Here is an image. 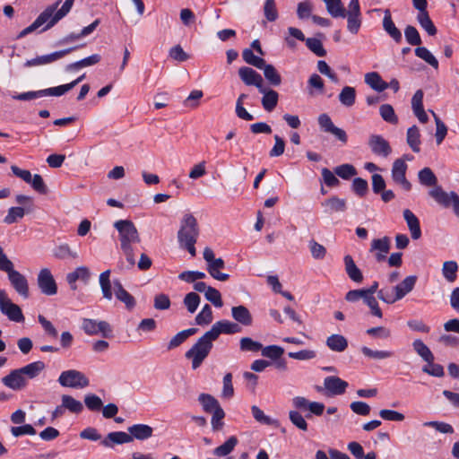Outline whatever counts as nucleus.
Returning <instances> with one entry per match:
<instances>
[{
    "instance_id": "f257e3e1",
    "label": "nucleus",
    "mask_w": 459,
    "mask_h": 459,
    "mask_svg": "<svg viewBox=\"0 0 459 459\" xmlns=\"http://www.w3.org/2000/svg\"><path fill=\"white\" fill-rule=\"evenodd\" d=\"M118 231L121 249L130 266L134 265L135 257L133 245L141 241L138 230L133 221L129 220H119L114 223Z\"/></svg>"
},
{
    "instance_id": "f03ea898",
    "label": "nucleus",
    "mask_w": 459,
    "mask_h": 459,
    "mask_svg": "<svg viewBox=\"0 0 459 459\" xmlns=\"http://www.w3.org/2000/svg\"><path fill=\"white\" fill-rule=\"evenodd\" d=\"M198 236L199 227L196 219L191 213L185 214L181 220L178 239L180 247L186 249L192 256L196 254L195 244Z\"/></svg>"
},
{
    "instance_id": "7ed1b4c3",
    "label": "nucleus",
    "mask_w": 459,
    "mask_h": 459,
    "mask_svg": "<svg viewBox=\"0 0 459 459\" xmlns=\"http://www.w3.org/2000/svg\"><path fill=\"white\" fill-rule=\"evenodd\" d=\"M213 340L207 333L202 335L196 342L186 352L185 357L191 360L192 368L197 369L208 357L213 347Z\"/></svg>"
},
{
    "instance_id": "20e7f679",
    "label": "nucleus",
    "mask_w": 459,
    "mask_h": 459,
    "mask_svg": "<svg viewBox=\"0 0 459 459\" xmlns=\"http://www.w3.org/2000/svg\"><path fill=\"white\" fill-rule=\"evenodd\" d=\"M57 381L64 387L75 389H82L90 385L88 377L82 372L76 369L63 371Z\"/></svg>"
},
{
    "instance_id": "39448f33",
    "label": "nucleus",
    "mask_w": 459,
    "mask_h": 459,
    "mask_svg": "<svg viewBox=\"0 0 459 459\" xmlns=\"http://www.w3.org/2000/svg\"><path fill=\"white\" fill-rule=\"evenodd\" d=\"M204 259L207 264V272L215 280L225 281L229 280L228 273H221L220 270L225 267V263L222 258H215L214 252L210 247H205L204 250Z\"/></svg>"
},
{
    "instance_id": "423d86ee",
    "label": "nucleus",
    "mask_w": 459,
    "mask_h": 459,
    "mask_svg": "<svg viewBox=\"0 0 459 459\" xmlns=\"http://www.w3.org/2000/svg\"><path fill=\"white\" fill-rule=\"evenodd\" d=\"M62 0H57L53 4L48 5L30 26L23 29L18 34L17 38L22 39L27 36L28 34L33 32L44 24H46V26L43 28V31L50 29L51 27H48V24H50L52 13L55 12L56 8H58Z\"/></svg>"
},
{
    "instance_id": "0eeeda50",
    "label": "nucleus",
    "mask_w": 459,
    "mask_h": 459,
    "mask_svg": "<svg viewBox=\"0 0 459 459\" xmlns=\"http://www.w3.org/2000/svg\"><path fill=\"white\" fill-rule=\"evenodd\" d=\"M0 311L13 322L22 323L25 319L21 307L14 304L6 291L2 289H0Z\"/></svg>"
},
{
    "instance_id": "6e6552de",
    "label": "nucleus",
    "mask_w": 459,
    "mask_h": 459,
    "mask_svg": "<svg viewBox=\"0 0 459 459\" xmlns=\"http://www.w3.org/2000/svg\"><path fill=\"white\" fill-rule=\"evenodd\" d=\"M82 328L88 335L100 334L104 338H110L113 335L111 325L106 321H97L90 318H83Z\"/></svg>"
},
{
    "instance_id": "1a4fd4ad",
    "label": "nucleus",
    "mask_w": 459,
    "mask_h": 459,
    "mask_svg": "<svg viewBox=\"0 0 459 459\" xmlns=\"http://www.w3.org/2000/svg\"><path fill=\"white\" fill-rule=\"evenodd\" d=\"M347 18V30L351 34H357L362 24V16L359 0H351L348 5V11L345 10Z\"/></svg>"
},
{
    "instance_id": "9d476101",
    "label": "nucleus",
    "mask_w": 459,
    "mask_h": 459,
    "mask_svg": "<svg viewBox=\"0 0 459 459\" xmlns=\"http://www.w3.org/2000/svg\"><path fill=\"white\" fill-rule=\"evenodd\" d=\"M292 405L295 411H308L306 415L309 419L312 415L321 416L325 410V404L319 402H310L303 396H296L292 399Z\"/></svg>"
},
{
    "instance_id": "9b49d317",
    "label": "nucleus",
    "mask_w": 459,
    "mask_h": 459,
    "mask_svg": "<svg viewBox=\"0 0 459 459\" xmlns=\"http://www.w3.org/2000/svg\"><path fill=\"white\" fill-rule=\"evenodd\" d=\"M8 280L17 292L23 299H28L30 296L29 283L26 277L20 272L14 270L13 265L11 266L6 272Z\"/></svg>"
},
{
    "instance_id": "f8f14e48",
    "label": "nucleus",
    "mask_w": 459,
    "mask_h": 459,
    "mask_svg": "<svg viewBox=\"0 0 459 459\" xmlns=\"http://www.w3.org/2000/svg\"><path fill=\"white\" fill-rule=\"evenodd\" d=\"M241 331V327L237 323L229 320H220L214 323L212 328L206 333L209 336L216 341L221 333L234 334Z\"/></svg>"
},
{
    "instance_id": "ddd939ff",
    "label": "nucleus",
    "mask_w": 459,
    "mask_h": 459,
    "mask_svg": "<svg viewBox=\"0 0 459 459\" xmlns=\"http://www.w3.org/2000/svg\"><path fill=\"white\" fill-rule=\"evenodd\" d=\"M38 286L41 292L48 296H53L57 292L56 281L48 268L39 271L37 278Z\"/></svg>"
},
{
    "instance_id": "4468645a",
    "label": "nucleus",
    "mask_w": 459,
    "mask_h": 459,
    "mask_svg": "<svg viewBox=\"0 0 459 459\" xmlns=\"http://www.w3.org/2000/svg\"><path fill=\"white\" fill-rule=\"evenodd\" d=\"M74 49H76V48L73 47V48L62 49L59 51H56V52H53V53H50L48 55L37 56L35 58L27 60L24 65L27 67H30V66H38V65H44L51 64L53 62H56L57 60L63 58L64 56H65L66 55H68L69 53L74 51Z\"/></svg>"
},
{
    "instance_id": "2eb2a0df",
    "label": "nucleus",
    "mask_w": 459,
    "mask_h": 459,
    "mask_svg": "<svg viewBox=\"0 0 459 459\" xmlns=\"http://www.w3.org/2000/svg\"><path fill=\"white\" fill-rule=\"evenodd\" d=\"M407 170V164L403 159H397L393 163L392 178L400 185L405 191H410L411 184L407 180L405 174Z\"/></svg>"
},
{
    "instance_id": "dca6fc26",
    "label": "nucleus",
    "mask_w": 459,
    "mask_h": 459,
    "mask_svg": "<svg viewBox=\"0 0 459 459\" xmlns=\"http://www.w3.org/2000/svg\"><path fill=\"white\" fill-rule=\"evenodd\" d=\"M91 273L90 269L85 266H78L73 272L68 273L65 276L66 282L68 283L70 289L72 290H77L76 282L78 281H82L83 284L87 285L91 280Z\"/></svg>"
},
{
    "instance_id": "f3484780",
    "label": "nucleus",
    "mask_w": 459,
    "mask_h": 459,
    "mask_svg": "<svg viewBox=\"0 0 459 459\" xmlns=\"http://www.w3.org/2000/svg\"><path fill=\"white\" fill-rule=\"evenodd\" d=\"M391 248V239L389 237L374 238L371 242L369 252L373 253L377 262L380 263L386 259V255Z\"/></svg>"
},
{
    "instance_id": "a211bd4d",
    "label": "nucleus",
    "mask_w": 459,
    "mask_h": 459,
    "mask_svg": "<svg viewBox=\"0 0 459 459\" xmlns=\"http://www.w3.org/2000/svg\"><path fill=\"white\" fill-rule=\"evenodd\" d=\"M238 76L247 86H255L262 91L264 80L260 74L248 66H242L238 69Z\"/></svg>"
},
{
    "instance_id": "6ab92c4d",
    "label": "nucleus",
    "mask_w": 459,
    "mask_h": 459,
    "mask_svg": "<svg viewBox=\"0 0 459 459\" xmlns=\"http://www.w3.org/2000/svg\"><path fill=\"white\" fill-rule=\"evenodd\" d=\"M324 387L329 396L341 395L345 393L348 383L338 377L330 376L324 379Z\"/></svg>"
},
{
    "instance_id": "aec40b11",
    "label": "nucleus",
    "mask_w": 459,
    "mask_h": 459,
    "mask_svg": "<svg viewBox=\"0 0 459 459\" xmlns=\"http://www.w3.org/2000/svg\"><path fill=\"white\" fill-rule=\"evenodd\" d=\"M368 145L376 155L387 157L392 152L389 143L381 135L372 134L368 139Z\"/></svg>"
},
{
    "instance_id": "412c9836",
    "label": "nucleus",
    "mask_w": 459,
    "mask_h": 459,
    "mask_svg": "<svg viewBox=\"0 0 459 459\" xmlns=\"http://www.w3.org/2000/svg\"><path fill=\"white\" fill-rule=\"evenodd\" d=\"M2 383L13 390H21L26 386L27 380L22 370L17 368L12 370L8 375L2 378Z\"/></svg>"
},
{
    "instance_id": "4be33fe9",
    "label": "nucleus",
    "mask_w": 459,
    "mask_h": 459,
    "mask_svg": "<svg viewBox=\"0 0 459 459\" xmlns=\"http://www.w3.org/2000/svg\"><path fill=\"white\" fill-rule=\"evenodd\" d=\"M133 441V437L124 431H114L107 435L100 444L105 447H113L115 445H122Z\"/></svg>"
},
{
    "instance_id": "5701e85b",
    "label": "nucleus",
    "mask_w": 459,
    "mask_h": 459,
    "mask_svg": "<svg viewBox=\"0 0 459 459\" xmlns=\"http://www.w3.org/2000/svg\"><path fill=\"white\" fill-rule=\"evenodd\" d=\"M383 29L396 42L402 41L403 36L401 30L395 26L392 20L391 12L385 9L384 12Z\"/></svg>"
},
{
    "instance_id": "b1692460",
    "label": "nucleus",
    "mask_w": 459,
    "mask_h": 459,
    "mask_svg": "<svg viewBox=\"0 0 459 459\" xmlns=\"http://www.w3.org/2000/svg\"><path fill=\"white\" fill-rule=\"evenodd\" d=\"M321 205L324 207V211L327 214H332L333 212H344L347 210L346 200L337 196H331L325 199L322 202Z\"/></svg>"
},
{
    "instance_id": "393cba45",
    "label": "nucleus",
    "mask_w": 459,
    "mask_h": 459,
    "mask_svg": "<svg viewBox=\"0 0 459 459\" xmlns=\"http://www.w3.org/2000/svg\"><path fill=\"white\" fill-rule=\"evenodd\" d=\"M403 218L407 223L412 239H419L421 237L420 221L417 216L409 209L403 210Z\"/></svg>"
},
{
    "instance_id": "a878e982",
    "label": "nucleus",
    "mask_w": 459,
    "mask_h": 459,
    "mask_svg": "<svg viewBox=\"0 0 459 459\" xmlns=\"http://www.w3.org/2000/svg\"><path fill=\"white\" fill-rule=\"evenodd\" d=\"M259 92L263 94L261 102L264 110L268 112L273 111L278 104V92L274 90L267 89L264 86L262 87V91H259Z\"/></svg>"
},
{
    "instance_id": "bb28decb",
    "label": "nucleus",
    "mask_w": 459,
    "mask_h": 459,
    "mask_svg": "<svg viewBox=\"0 0 459 459\" xmlns=\"http://www.w3.org/2000/svg\"><path fill=\"white\" fill-rule=\"evenodd\" d=\"M417 279L416 275L407 276L399 284L394 287L396 298H399V300L404 298L414 289Z\"/></svg>"
},
{
    "instance_id": "cd10ccee",
    "label": "nucleus",
    "mask_w": 459,
    "mask_h": 459,
    "mask_svg": "<svg viewBox=\"0 0 459 459\" xmlns=\"http://www.w3.org/2000/svg\"><path fill=\"white\" fill-rule=\"evenodd\" d=\"M345 272L348 274L349 278L354 282L360 283L363 281V274L360 269L354 263L351 255H347L343 258Z\"/></svg>"
},
{
    "instance_id": "c85d7f7f",
    "label": "nucleus",
    "mask_w": 459,
    "mask_h": 459,
    "mask_svg": "<svg viewBox=\"0 0 459 459\" xmlns=\"http://www.w3.org/2000/svg\"><path fill=\"white\" fill-rule=\"evenodd\" d=\"M231 316L235 321L242 325L248 326L252 325L253 317L249 310L242 305L231 308Z\"/></svg>"
},
{
    "instance_id": "c756f323",
    "label": "nucleus",
    "mask_w": 459,
    "mask_h": 459,
    "mask_svg": "<svg viewBox=\"0 0 459 459\" xmlns=\"http://www.w3.org/2000/svg\"><path fill=\"white\" fill-rule=\"evenodd\" d=\"M153 429L146 424H134L128 428L129 436L133 437V440H145L152 436Z\"/></svg>"
},
{
    "instance_id": "7c9ffc66",
    "label": "nucleus",
    "mask_w": 459,
    "mask_h": 459,
    "mask_svg": "<svg viewBox=\"0 0 459 459\" xmlns=\"http://www.w3.org/2000/svg\"><path fill=\"white\" fill-rule=\"evenodd\" d=\"M455 192L446 193L440 186H436L429 191V195L440 205L447 208L451 206Z\"/></svg>"
},
{
    "instance_id": "2f4dec72",
    "label": "nucleus",
    "mask_w": 459,
    "mask_h": 459,
    "mask_svg": "<svg viewBox=\"0 0 459 459\" xmlns=\"http://www.w3.org/2000/svg\"><path fill=\"white\" fill-rule=\"evenodd\" d=\"M365 82L373 90L382 92L389 87L380 74L377 72H370L365 74Z\"/></svg>"
},
{
    "instance_id": "473e14b6",
    "label": "nucleus",
    "mask_w": 459,
    "mask_h": 459,
    "mask_svg": "<svg viewBox=\"0 0 459 459\" xmlns=\"http://www.w3.org/2000/svg\"><path fill=\"white\" fill-rule=\"evenodd\" d=\"M325 344L333 351L342 352L348 347V341L343 335L336 333L328 336Z\"/></svg>"
},
{
    "instance_id": "72a5a7b5",
    "label": "nucleus",
    "mask_w": 459,
    "mask_h": 459,
    "mask_svg": "<svg viewBox=\"0 0 459 459\" xmlns=\"http://www.w3.org/2000/svg\"><path fill=\"white\" fill-rule=\"evenodd\" d=\"M406 142L410 148L414 152H420V129L416 126H412L408 128L407 130V135H406Z\"/></svg>"
},
{
    "instance_id": "f704fd0d",
    "label": "nucleus",
    "mask_w": 459,
    "mask_h": 459,
    "mask_svg": "<svg viewBox=\"0 0 459 459\" xmlns=\"http://www.w3.org/2000/svg\"><path fill=\"white\" fill-rule=\"evenodd\" d=\"M458 268V264L454 260H449L443 263L441 269L442 275L447 282L453 283L456 281Z\"/></svg>"
},
{
    "instance_id": "c9c22d12",
    "label": "nucleus",
    "mask_w": 459,
    "mask_h": 459,
    "mask_svg": "<svg viewBox=\"0 0 459 459\" xmlns=\"http://www.w3.org/2000/svg\"><path fill=\"white\" fill-rule=\"evenodd\" d=\"M110 270H106L100 274L99 281L103 298L111 300L113 297L112 284L110 281Z\"/></svg>"
},
{
    "instance_id": "e433bc0d",
    "label": "nucleus",
    "mask_w": 459,
    "mask_h": 459,
    "mask_svg": "<svg viewBox=\"0 0 459 459\" xmlns=\"http://www.w3.org/2000/svg\"><path fill=\"white\" fill-rule=\"evenodd\" d=\"M45 363L39 360L31 362L20 369L27 380L37 377L45 369Z\"/></svg>"
},
{
    "instance_id": "4c0bfd02",
    "label": "nucleus",
    "mask_w": 459,
    "mask_h": 459,
    "mask_svg": "<svg viewBox=\"0 0 459 459\" xmlns=\"http://www.w3.org/2000/svg\"><path fill=\"white\" fill-rule=\"evenodd\" d=\"M328 13L333 18H345V8L342 0H322Z\"/></svg>"
},
{
    "instance_id": "58836bf2",
    "label": "nucleus",
    "mask_w": 459,
    "mask_h": 459,
    "mask_svg": "<svg viewBox=\"0 0 459 459\" xmlns=\"http://www.w3.org/2000/svg\"><path fill=\"white\" fill-rule=\"evenodd\" d=\"M415 352L426 362H433L435 357L430 349L420 340L416 339L412 342Z\"/></svg>"
},
{
    "instance_id": "ea45409f",
    "label": "nucleus",
    "mask_w": 459,
    "mask_h": 459,
    "mask_svg": "<svg viewBox=\"0 0 459 459\" xmlns=\"http://www.w3.org/2000/svg\"><path fill=\"white\" fill-rule=\"evenodd\" d=\"M238 443V437L235 436H231L222 445L216 447L213 451V454L218 457L226 456L234 450Z\"/></svg>"
},
{
    "instance_id": "a19ab883",
    "label": "nucleus",
    "mask_w": 459,
    "mask_h": 459,
    "mask_svg": "<svg viewBox=\"0 0 459 459\" xmlns=\"http://www.w3.org/2000/svg\"><path fill=\"white\" fill-rule=\"evenodd\" d=\"M63 407L72 413L79 414L83 411V404L68 394H63L61 397Z\"/></svg>"
},
{
    "instance_id": "79ce46f5",
    "label": "nucleus",
    "mask_w": 459,
    "mask_h": 459,
    "mask_svg": "<svg viewBox=\"0 0 459 459\" xmlns=\"http://www.w3.org/2000/svg\"><path fill=\"white\" fill-rule=\"evenodd\" d=\"M339 101L345 107H351L354 105L356 100V90L351 86H344L339 96Z\"/></svg>"
},
{
    "instance_id": "37998d69",
    "label": "nucleus",
    "mask_w": 459,
    "mask_h": 459,
    "mask_svg": "<svg viewBox=\"0 0 459 459\" xmlns=\"http://www.w3.org/2000/svg\"><path fill=\"white\" fill-rule=\"evenodd\" d=\"M197 332L196 328H189L178 333L168 344V350H173L181 345L188 337Z\"/></svg>"
},
{
    "instance_id": "c03bdc74",
    "label": "nucleus",
    "mask_w": 459,
    "mask_h": 459,
    "mask_svg": "<svg viewBox=\"0 0 459 459\" xmlns=\"http://www.w3.org/2000/svg\"><path fill=\"white\" fill-rule=\"evenodd\" d=\"M417 21L420 27L425 30L429 36L437 34V28L431 21L428 11L424 13H418Z\"/></svg>"
},
{
    "instance_id": "a18cd8bd",
    "label": "nucleus",
    "mask_w": 459,
    "mask_h": 459,
    "mask_svg": "<svg viewBox=\"0 0 459 459\" xmlns=\"http://www.w3.org/2000/svg\"><path fill=\"white\" fill-rule=\"evenodd\" d=\"M74 0H65L61 8L52 13L50 24L48 27H53L61 19H63L72 9Z\"/></svg>"
},
{
    "instance_id": "49530a36",
    "label": "nucleus",
    "mask_w": 459,
    "mask_h": 459,
    "mask_svg": "<svg viewBox=\"0 0 459 459\" xmlns=\"http://www.w3.org/2000/svg\"><path fill=\"white\" fill-rule=\"evenodd\" d=\"M263 344L257 341L253 340L250 337H242L239 340V349L243 352H253L256 353L261 351Z\"/></svg>"
},
{
    "instance_id": "de8ad7c7",
    "label": "nucleus",
    "mask_w": 459,
    "mask_h": 459,
    "mask_svg": "<svg viewBox=\"0 0 459 459\" xmlns=\"http://www.w3.org/2000/svg\"><path fill=\"white\" fill-rule=\"evenodd\" d=\"M264 71L265 79L273 86H278L281 82V77L273 65L264 63V66L260 68Z\"/></svg>"
},
{
    "instance_id": "09e8293b",
    "label": "nucleus",
    "mask_w": 459,
    "mask_h": 459,
    "mask_svg": "<svg viewBox=\"0 0 459 459\" xmlns=\"http://www.w3.org/2000/svg\"><path fill=\"white\" fill-rule=\"evenodd\" d=\"M198 401L202 404L204 411L208 413L221 407L217 399L208 394H201L198 397Z\"/></svg>"
},
{
    "instance_id": "8fccbe9b",
    "label": "nucleus",
    "mask_w": 459,
    "mask_h": 459,
    "mask_svg": "<svg viewBox=\"0 0 459 459\" xmlns=\"http://www.w3.org/2000/svg\"><path fill=\"white\" fill-rule=\"evenodd\" d=\"M415 55L420 57V59L424 60L427 64L431 65L433 68L437 69L438 68V61L437 59L432 55V53L425 47H417L415 48Z\"/></svg>"
},
{
    "instance_id": "3c124183",
    "label": "nucleus",
    "mask_w": 459,
    "mask_h": 459,
    "mask_svg": "<svg viewBox=\"0 0 459 459\" xmlns=\"http://www.w3.org/2000/svg\"><path fill=\"white\" fill-rule=\"evenodd\" d=\"M360 351L365 357L373 359H377V360L389 359V358L393 357V355H394L393 351H375L367 346L361 347Z\"/></svg>"
},
{
    "instance_id": "603ef678",
    "label": "nucleus",
    "mask_w": 459,
    "mask_h": 459,
    "mask_svg": "<svg viewBox=\"0 0 459 459\" xmlns=\"http://www.w3.org/2000/svg\"><path fill=\"white\" fill-rule=\"evenodd\" d=\"M419 181L426 186H433L437 185V178L429 168H424L418 173Z\"/></svg>"
},
{
    "instance_id": "864d4df0",
    "label": "nucleus",
    "mask_w": 459,
    "mask_h": 459,
    "mask_svg": "<svg viewBox=\"0 0 459 459\" xmlns=\"http://www.w3.org/2000/svg\"><path fill=\"white\" fill-rule=\"evenodd\" d=\"M213 319L212 307L205 304L202 310L195 316V323L198 325H208Z\"/></svg>"
},
{
    "instance_id": "5fc2aeb1",
    "label": "nucleus",
    "mask_w": 459,
    "mask_h": 459,
    "mask_svg": "<svg viewBox=\"0 0 459 459\" xmlns=\"http://www.w3.org/2000/svg\"><path fill=\"white\" fill-rule=\"evenodd\" d=\"M379 114L383 120L392 125L398 123V117L395 115L394 108L390 104H383L379 108Z\"/></svg>"
},
{
    "instance_id": "6e6d98bb",
    "label": "nucleus",
    "mask_w": 459,
    "mask_h": 459,
    "mask_svg": "<svg viewBox=\"0 0 459 459\" xmlns=\"http://www.w3.org/2000/svg\"><path fill=\"white\" fill-rule=\"evenodd\" d=\"M53 255L58 259L78 258V253L73 251L67 244L56 247L53 251Z\"/></svg>"
},
{
    "instance_id": "4d7b16f0",
    "label": "nucleus",
    "mask_w": 459,
    "mask_h": 459,
    "mask_svg": "<svg viewBox=\"0 0 459 459\" xmlns=\"http://www.w3.org/2000/svg\"><path fill=\"white\" fill-rule=\"evenodd\" d=\"M243 60L256 68H261L264 66V59L255 56L252 49L245 48L242 52Z\"/></svg>"
},
{
    "instance_id": "13d9d810",
    "label": "nucleus",
    "mask_w": 459,
    "mask_h": 459,
    "mask_svg": "<svg viewBox=\"0 0 459 459\" xmlns=\"http://www.w3.org/2000/svg\"><path fill=\"white\" fill-rule=\"evenodd\" d=\"M200 301L201 298L196 292L187 293L183 299L184 305L186 306L187 311L191 314L196 311Z\"/></svg>"
},
{
    "instance_id": "bf43d9fd",
    "label": "nucleus",
    "mask_w": 459,
    "mask_h": 459,
    "mask_svg": "<svg viewBox=\"0 0 459 459\" xmlns=\"http://www.w3.org/2000/svg\"><path fill=\"white\" fill-rule=\"evenodd\" d=\"M404 37L406 41L411 46H420L421 38L417 29L412 25H407L404 29Z\"/></svg>"
},
{
    "instance_id": "052dcab7",
    "label": "nucleus",
    "mask_w": 459,
    "mask_h": 459,
    "mask_svg": "<svg viewBox=\"0 0 459 459\" xmlns=\"http://www.w3.org/2000/svg\"><path fill=\"white\" fill-rule=\"evenodd\" d=\"M289 419L290 422L299 429L302 431H307L308 429V425L306 421V416L304 417L298 411H290L289 412Z\"/></svg>"
},
{
    "instance_id": "680f3d73",
    "label": "nucleus",
    "mask_w": 459,
    "mask_h": 459,
    "mask_svg": "<svg viewBox=\"0 0 459 459\" xmlns=\"http://www.w3.org/2000/svg\"><path fill=\"white\" fill-rule=\"evenodd\" d=\"M307 87L310 95L314 94L313 90H316L319 93H323L325 90L324 81L317 74H313L307 81Z\"/></svg>"
},
{
    "instance_id": "e2e57ef3",
    "label": "nucleus",
    "mask_w": 459,
    "mask_h": 459,
    "mask_svg": "<svg viewBox=\"0 0 459 459\" xmlns=\"http://www.w3.org/2000/svg\"><path fill=\"white\" fill-rule=\"evenodd\" d=\"M431 113L434 117L435 123H436V134H435L436 141H437V144H440L444 141L445 137L446 136L447 127L434 111H431Z\"/></svg>"
},
{
    "instance_id": "0e129e2a",
    "label": "nucleus",
    "mask_w": 459,
    "mask_h": 459,
    "mask_svg": "<svg viewBox=\"0 0 459 459\" xmlns=\"http://www.w3.org/2000/svg\"><path fill=\"white\" fill-rule=\"evenodd\" d=\"M261 353L264 357L271 359H278L284 353L283 348L278 345H269L262 348Z\"/></svg>"
},
{
    "instance_id": "69168bd1",
    "label": "nucleus",
    "mask_w": 459,
    "mask_h": 459,
    "mask_svg": "<svg viewBox=\"0 0 459 459\" xmlns=\"http://www.w3.org/2000/svg\"><path fill=\"white\" fill-rule=\"evenodd\" d=\"M84 403L88 410L91 411H99L103 407L102 400L94 394H86Z\"/></svg>"
},
{
    "instance_id": "338daca9",
    "label": "nucleus",
    "mask_w": 459,
    "mask_h": 459,
    "mask_svg": "<svg viewBox=\"0 0 459 459\" xmlns=\"http://www.w3.org/2000/svg\"><path fill=\"white\" fill-rule=\"evenodd\" d=\"M251 411L254 419L261 424L272 426L276 422V420L265 415L264 412L256 405H253L251 407Z\"/></svg>"
},
{
    "instance_id": "774afa93",
    "label": "nucleus",
    "mask_w": 459,
    "mask_h": 459,
    "mask_svg": "<svg viewBox=\"0 0 459 459\" xmlns=\"http://www.w3.org/2000/svg\"><path fill=\"white\" fill-rule=\"evenodd\" d=\"M306 45L309 50H311L317 56H325L326 50L324 48L322 42L316 38H307L306 39Z\"/></svg>"
}]
</instances>
